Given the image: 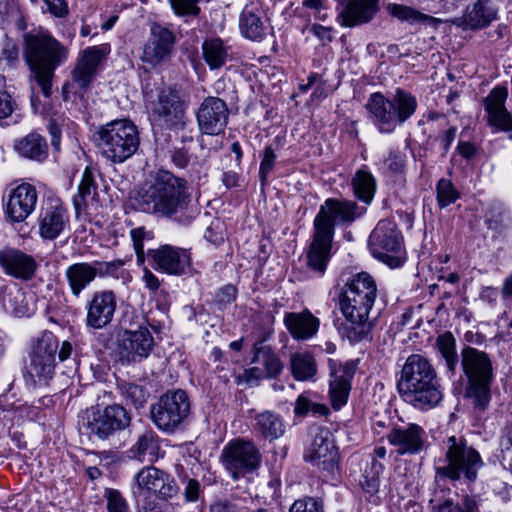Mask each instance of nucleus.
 <instances>
[{
	"label": "nucleus",
	"mask_w": 512,
	"mask_h": 512,
	"mask_svg": "<svg viewBox=\"0 0 512 512\" xmlns=\"http://www.w3.org/2000/svg\"><path fill=\"white\" fill-rule=\"evenodd\" d=\"M134 201L142 212L170 218L181 225L191 224L200 213L192 203L188 182L164 169H158L139 188Z\"/></svg>",
	"instance_id": "1"
},
{
	"label": "nucleus",
	"mask_w": 512,
	"mask_h": 512,
	"mask_svg": "<svg viewBox=\"0 0 512 512\" xmlns=\"http://www.w3.org/2000/svg\"><path fill=\"white\" fill-rule=\"evenodd\" d=\"M366 212L355 201L328 198L320 206L313 221L312 241L306 254V264L318 276L324 275L331 258L335 226H349Z\"/></svg>",
	"instance_id": "2"
},
{
	"label": "nucleus",
	"mask_w": 512,
	"mask_h": 512,
	"mask_svg": "<svg viewBox=\"0 0 512 512\" xmlns=\"http://www.w3.org/2000/svg\"><path fill=\"white\" fill-rule=\"evenodd\" d=\"M401 399L420 411L437 407L443 399V388L431 362L421 354L407 357L397 380Z\"/></svg>",
	"instance_id": "3"
},
{
	"label": "nucleus",
	"mask_w": 512,
	"mask_h": 512,
	"mask_svg": "<svg viewBox=\"0 0 512 512\" xmlns=\"http://www.w3.org/2000/svg\"><path fill=\"white\" fill-rule=\"evenodd\" d=\"M23 42V56L31 73L30 78L49 98L55 71L68 60L69 48L41 29L25 33Z\"/></svg>",
	"instance_id": "4"
},
{
	"label": "nucleus",
	"mask_w": 512,
	"mask_h": 512,
	"mask_svg": "<svg viewBox=\"0 0 512 512\" xmlns=\"http://www.w3.org/2000/svg\"><path fill=\"white\" fill-rule=\"evenodd\" d=\"M376 297V282L367 272L358 273L346 284L340 298V309L353 325L347 330L351 342H360L369 335L372 326L369 315Z\"/></svg>",
	"instance_id": "5"
},
{
	"label": "nucleus",
	"mask_w": 512,
	"mask_h": 512,
	"mask_svg": "<svg viewBox=\"0 0 512 512\" xmlns=\"http://www.w3.org/2000/svg\"><path fill=\"white\" fill-rule=\"evenodd\" d=\"M444 458L435 462V482H462L470 486L478 479L484 461L464 436L452 435L444 442Z\"/></svg>",
	"instance_id": "6"
},
{
	"label": "nucleus",
	"mask_w": 512,
	"mask_h": 512,
	"mask_svg": "<svg viewBox=\"0 0 512 512\" xmlns=\"http://www.w3.org/2000/svg\"><path fill=\"white\" fill-rule=\"evenodd\" d=\"M417 107L416 97L401 88H397L390 97L381 92L372 93L365 104L372 124L384 134L394 132L398 125L415 113Z\"/></svg>",
	"instance_id": "7"
},
{
	"label": "nucleus",
	"mask_w": 512,
	"mask_h": 512,
	"mask_svg": "<svg viewBox=\"0 0 512 512\" xmlns=\"http://www.w3.org/2000/svg\"><path fill=\"white\" fill-rule=\"evenodd\" d=\"M460 365L467 379L465 397L472 400L473 407L485 411L491 401V384L494 379L489 355L471 346L461 350Z\"/></svg>",
	"instance_id": "8"
},
{
	"label": "nucleus",
	"mask_w": 512,
	"mask_h": 512,
	"mask_svg": "<svg viewBox=\"0 0 512 512\" xmlns=\"http://www.w3.org/2000/svg\"><path fill=\"white\" fill-rule=\"evenodd\" d=\"M93 139L101 155L113 164L124 163L140 146L136 125L126 119L113 120L99 126Z\"/></svg>",
	"instance_id": "9"
},
{
	"label": "nucleus",
	"mask_w": 512,
	"mask_h": 512,
	"mask_svg": "<svg viewBox=\"0 0 512 512\" xmlns=\"http://www.w3.org/2000/svg\"><path fill=\"white\" fill-rule=\"evenodd\" d=\"M191 413V401L183 389L166 391L150 406L152 423L167 435L184 430L190 422Z\"/></svg>",
	"instance_id": "10"
},
{
	"label": "nucleus",
	"mask_w": 512,
	"mask_h": 512,
	"mask_svg": "<svg viewBox=\"0 0 512 512\" xmlns=\"http://www.w3.org/2000/svg\"><path fill=\"white\" fill-rule=\"evenodd\" d=\"M110 52L107 44L92 46L79 53L75 65L70 73V80L62 86L64 101L74 97L83 98L92 88L98 70Z\"/></svg>",
	"instance_id": "11"
},
{
	"label": "nucleus",
	"mask_w": 512,
	"mask_h": 512,
	"mask_svg": "<svg viewBox=\"0 0 512 512\" xmlns=\"http://www.w3.org/2000/svg\"><path fill=\"white\" fill-rule=\"evenodd\" d=\"M131 238L139 263H143L147 255L154 269L171 275L183 274L190 264V256L186 250L170 245H163L158 249L149 248L145 253L143 242L153 239V233L144 227L132 229Z\"/></svg>",
	"instance_id": "12"
},
{
	"label": "nucleus",
	"mask_w": 512,
	"mask_h": 512,
	"mask_svg": "<svg viewBox=\"0 0 512 512\" xmlns=\"http://www.w3.org/2000/svg\"><path fill=\"white\" fill-rule=\"evenodd\" d=\"M58 347L59 341L50 331H43L32 342L25 377L29 378L34 385H47L53 378Z\"/></svg>",
	"instance_id": "13"
},
{
	"label": "nucleus",
	"mask_w": 512,
	"mask_h": 512,
	"mask_svg": "<svg viewBox=\"0 0 512 512\" xmlns=\"http://www.w3.org/2000/svg\"><path fill=\"white\" fill-rule=\"evenodd\" d=\"M368 247L372 255L391 268L403 264L402 237L394 221L380 220L371 232Z\"/></svg>",
	"instance_id": "14"
},
{
	"label": "nucleus",
	"mask_w": 512,
	"mask_h": 512,
	"mask_svg": "<svg viewBox=\"0 0 512 512\" xmlns=\"http://www.w3.org/2000/svg\"><path fill=\"white\" fill-rule=\"evenodd\" d=\"M220 462L233 480H239L260 467L262 455L251 440L237 438L223 447Z\"/></svg>",
	"instance_id": "15"
},
{
	"label": "nucleus",
	"mask_w": 512,
	"mask_h": 512,
	"mask_svg": "<svg viewBox=\"0 0 512 512\" xmlns=\"http://www.w3.org/2000/svg\"><path fill=\"white\" fill-rule=\"evenodd\" d=\"M130 423L131 415L126 408L120 404H112L92 411L85 425L90 436L104 441L127 429Z\"/></svg>",
	"instance_id": "16"
},
{
	"label": "nucleus",
	"mask_w": 512,
	"mask_h": 512,
	"mask_svg": "<svg viewBox=\"0 0 512 512\" xmlns=\"http://www.w3.org/2000/svg\"><path fill=\"white\" fill-rule=\"evenodd\" d=\"M151 116L169 129L184 128L186 105L180 92L172 87L161 89L151 103Z\"/></svg>",
	"instance_id": "17"
},
{
	"label": "nucleus",
	"mask_w": 512,
	"mask_h": 512,
	"mask_svg": "<svg viewBox=\"0 0 512 512\" xmlns=\"http://www.w3.org/2000/svg\"><path fill=\"white\" fill-rule=\"evenodd\" d=\"M304 460L327 473L334 475L338 469V450L333 434L328 428L319 427L311 445L304 454Z\"/></svg>",
	"instance_id": "18"
},
{
	"label": "nucleus",
	"mask_w": 512,
	"mask_h": 512,
	"mask_svg": "<svg viewBox=\"0 0 512 512\" xmlns=\"http://www.w3.org/2000/svg\"><path fill=\"white\" fill-rule=\"evenodd\" d=\"M328 368L331 404L335 410H339L348 401L357 363L354 360L340 362L330 358L328 359Z\"/></svg>",
	"instance_id": "19"
},
{
	"label": "nucleus",
	"mask_w": 512,
	"mask_h": 512,
	"mask_svg": "<svg viewBox=\"0 0 512 512\" xmlns=\"http://www.w3.org/2000/svg\"><path fill=\"white\" fill-rule=\"evenodd\" d=\"M229 119L227 103L216 96H207L200 103L196 120L201 134L217 136L225 131Z\"/></svg>",
	"instance_id": "20"
},
{
	"label": "nucleus",
	"mask_w": 512,
	"mask_h": 512,
	"mask_svg": "<svg viewBox=\"0 0 512 512\" xmlns=\"http://www.w3.org/2000/svg\"><path fill=\"white\" fill-rule=\"evenodd\" d=\"M386 439L395 447L398 455H415L424 448L426 432L416 423L394 424L387 432Z\"/></svg>",
	"instance_id": "21"
},
{
	"label": "nucleus",
	"mask_w": 512,
	"mask_h": 512,
	"mask_svg": "<svg viewBox=\"0 0 512 512\" xmlns=\"http://www.w3.org/2000/svg\"><path fill=\"white\" fill-rule=\"evenodd\" d=\"M175 35L167 27L153 22L150 24V37L143 47V62L158 65L169 59L175 44Z\"/></svg>",
	"instance_id": "22"
},
{
	"label": "nucleus",
	"mask_w": 512,
	"mask_h": 512,
	"mask_svg": "<svg viewBox=\"0 0 512 512\" xmlns=\"http://www.w3.org/2000/svg\"><path fill=\"white\" fill-rule=\"evenodd\" d=\"M154 347V338L147 328L136 331L126 330L119 340V355L128 363L140 362L147 358Z\"/></svg>",
	"instance_id": "23"
},
{
	"label": "nucleus",
	"mask_w": 512,
	"mask_h": 512,
	"mask_svg": "<svg viewBox=\"0 0 512 512\" xmlns=\"http://www.w3.org/2000/svg\"><path fill=\"white\" fill-rule=\"evenodd\" d=\"M254 355L251 363L256 366L246 370L248 380L250 379H273L278 377L283 371V363L272 347L265 345L263 340L256 341L253 347Z\"/></svg>",
	"instance_id": "24"
},
{
	"label": "nucleus",
	"mask_w": 512,
	"mask_h": 512,
	"mask_svg": "<svg viewBox=\"0 0 512 512\" xmlns=\"http://www.w3.org/2000/svg\"><path fill=\"white\" fill-rule=\"evenodd\" d=\"M507 97V88L496 86L483 99L484 109L487 113V123L495 131H512V115L505 107Z\"/></svg>",
	"instance_id": "25"
},
{
	"label": "nucleus",
	"mask_w": 512,
	"mask_h": 512,
	"mask_svg": "<svg viewBox=\"0 0 512 512\" xmlns=\"http://www.w3.org/2000/svg\"><path fill=\"white\" fill-rule=\"evenodd\" d=\"M0 267L6 275L28 281L34 277L37 263L31 255L19 249L4 247L0 249Z\"/></svg>",
	"instance_id": "26"
},
{
	"label": "nucleus",
	"mask_w": 512,
	"mask_h": 512,
	"mask_svg": "<svg viewBox=\"0 0 512 512\" xmlns=\"http://www.w3.org/2000/svg\"><path fill=\"white\" fill-rule=\"evenodd\" d=\"M86 325L102 329L109 325L116 310V296L113 291H98L87 304Z\"/></svg>",
	"instance_id": "27"
},
{
	"label": "nucleus",
	"mask_w": 512,
	"mask_h": 512,
	"mask_svg": "<svg viewBox=\"0 0 512 512\" xmlns=\"http://www.w3.org/2000/svg\"><path fill=\"white\" fill-rule=\"evenodd\" d=\"M38 193L32 184L22 183L9 194L6 215L12 222L24 221L35 209Z\"/></svg>",
	"instance_id": "28"
},
{
	"label": "nucleus",
	"mask_w": 512,
	"mask_h": 512,
	"mask_svg": "<svg viewBox=\"0 0 512 512\" xmlns=\"http://www.w3.org/2000/svg\"><path fill=\"white\" fill-rule=\"evenodd\" d=\"M284 325L293 339L308 340L317 334L320 320L309 309H304L285 313Z\"/></svg>",
	"instance_id": "29"
},
{
	"label": "nucleus",
	"mask_w": 512,
	"mask_h": 512,
	"mask_svg": "<svg viewBox=\"0 0 512 512\" xmlns=\"http://www.w3.org/2000/svg\"><path fill=\"white\" fill-rule=\"evenodd\" d=\"M69 222L67 210L62 204L49 205L39 215V233L43 239L54 240Z\"/></svg>",
	"instance_id": "30"
},
{
	"label": "nucleus",
	"mask_w": 512,
	"mask_h": 512,
	"mask_svg": "<svg viewBox=\"0 0 512 512\" xmlns=\"http://www.w3.org/2000/svg\"><path fill=\"white\" fill-rule=\"evenodd\" d=\"M264 11L259 1H251L243 8L239 28L241 34L251 40L260 41L265 35Z\"/></svg>",
	"instance_id": "31"
},
{
	"label": "nucleus",
	"mask_w": 512,
	"mask_h": 512,
	"mask_svg": "<svg viewBox=\"0 0 512 512\" xmlns=\"http://www.w3.org/2000/svg\"><path fill=\"white\" fill-rule=\"evenodd\" d=\"M378 0H348L339 14L340 24L355 27L370 22L375 16Z\"/></svg>",
	"instance_id": "32"
},
{
	"label": "nucleus",
	"mask_w": 512,
	"mask_h": 512,
	"mask_svg": "<svg viewBox=\"0 0 512 512\" xmlns=\"http://www.w3.org/2000/svg\"><path fill=\"white\" fill-rule=\"evenodd\" d=\"M64 275L72 296L78 298L97 278L98 271L93 262H76L66 268Z\"/></svg>",
	"instance_id": "33"
},
{
	"label": "nucleus",
	"mask_w": 512,
	"mask_h": 512,
	"mask_svg": "<svg viewBox=\"0 0 512 512\" xmlns=\"http://www.w3.org/2000/svg\"><path fill=\"white\" fill-rule=\"evenodd\" d=\"M497 17V10L490 0H477L472 7H467L465 14L455 21L465 29L477 30L488 26Z\"/></svg>",
	"instance_id": "34"
},
{
	"label": "nucleus",
	"mask_w": 512,
	"mask_h": 512,
	"mask_svg": "<svg viewBox=\"0 0 512 512\" xmlns=\"http://www.w3.org/2000/svg\"><path fill=\"white\" fill-rule=\"evenodd\" d=\"M254 430L265 440L270 442L279 439L285 433L282 417L270 410L257 413L254 417Z\"/></svg>",
	"instance_id": "35"
},
{
	"label": "nucleus",
	"mask_w": 512,
	"mask_h": 512,
	"mask_svg": "<svg viewBox=\"0 0 512 512\" xmlns=\"http://www.w3.org/2000/svg\"><path fill=\"white\" fill-rule=\"evenodd\" d=\"M231 47L220 38L207 39L202 44L203 57L210 69H219L230 59Z\"/></svg>",
	"instance_id": "36"
},
{
	"label": "nucleus",
	"mask_w": 512,
	"mask_h": 512,
	"mask_svg": "<svg viewBox=\"0 0 512 512\" xmlns=\"http://www.w3.org/2000/svg\"><path fill=\"white\" fill-rule=\"evenodd\" d=\"M165 471L160 470L154 466L143 467L135 475V485L133 487V496L135 499L151 495L150 492L156 491L159 486L160 478L164 475Z\"/></svg>",
	"instance_id": "37"
},
{
	"label": "nucleus",
	"mask_w": 512,
	"mask_h": 512,
	"mask_svg": "<svg viewBox=\"0 0 512 512\" xmlns=\"http://www.w3.org/2000/svg\"><path fill=\"white\" fill-rule=\"evenodd\" d=\"M96 195L97 185L94 180L93 172L89 167H86L78 186V193L73 197V205L76 214L79 215L84 211L89 202H93L95 200Z\"/></svg>",
	"instance_id": "38"
},
{
	"label": "nucleus",
	"mask_w": 512,
	"mask_h": 512,
	"mask_svg": "<svg viewBox=\"0 0 512 512\" xmlns=\"http://www.w3.org/2000/svg\"><path fill=\"white\" fill-rule=\"evenodd\" d=\"M353 192L356 198L366 205H369L376 192V179L366 169H359L355 172L351 181Z\"/></svg>",
	"instance_id": "39"
},
{
	"label": "nucleus",
	"mask_w": 512,
	"mask_h": 512,
	"mask_svg": "<svg viewBox=\"0 0 512 512\" xmlns=\"http://www.w3.org/2000/svg\"><path fill=\"white\" fill-rule=\"evenodd\" d=\"M159 449V436L152 429H147L138 436L137 441L128 450V456L142 461L145 455L155 456Z\"/></svg>",
	"instance_id": "40"
},
{
	"label": "nucleus",
	"mask_w": 512,
	"mask_h": 512,
	"mask_svg": "<svg viewBox=\"0 0 512 512\" xmlns=\"http://www.w3.org/2000/svg\"><path fill=\"white\" fill-rule=\"evenodd\" d=\"M15 149L21 156L38 161L47 155L46 141L38 133H30L18 140Z\"/></svg>",
	"instance_id": "41"
},
{
	"label": "nucleus",
	"mask_w": 512,
	"mask_h": 512,
	"mask_svg": "<svg viewBox=\"0 0 512 512\" xmlns=\"http://www.w3.org/2000/svg\"><path fill=\"white\" fill-rule=\"evenodd\" d=\"M436 347L445 362L447 373L450 377L455 376L460 359L456 352V340L451 332H445L438 336Z\"/></svg>",
	"instance_id": "42"
},
{
	"label": "nucleus",
	"mask_w": 512,
	"mask_h": 512,
	"mask_svg": "<svg viewBox=\"0 0 512 512\" xmlns=\"http://www.w3.org/2000/svg\"><path fill=\"white\" fill-rule=\"evenodd\" d=\"M291 373L297 381L312 379L317 373V364L312 354L295 353L290 358Z\"/></svg>",
	"instance_id": "43"
},
{
	"label": "nucleus",
	"mask_w": 512,
	"mask_h": 512,
	"mask_svg": "<svg viewBox=\"0 0 512 512\" xmlns=\"http://www.w3.org/2000/svg\"><path fill=\"white\" fill-rule=\"evenodd\" d=\"M25 293L21 288H12L4 285L0 287V304L9 313L23 316L28 309L24 302Z\"/></svg>",
	"instance_id": "44"
},
{
	"label": "nucleus",
	"mask_w": 512,
	"mask_h": 512,
	"mask_svg": "<svg viewBox=\"0 0 512 512\" xmlns=\"http://www.w3.org/2000/svg\"><path fill=\"white\" fill-rule=\"evenodd\" d=\"M121 396L135 409H141L150 397V391L144 385L122 382L118 385Z\"/></svg>",
	"instance_id": "45"
},
{
	"label": "nucleus",
	"mask_w": 512,
	"mask_h": 512,
	"mask_svg": "<svg viewBox=\"0 0 512 512\" xmlns=\"http://www.w3.org/2000/svg\"><path fill=\"white\" fill-rule=\"evenodd\" d=\"M384 466L377 459L372 458L369 467L364 470L363 478L361 482L363 491L370 497L375 496L379 492L380 487V474L382 473Z\"/></svg>",
	"instance_id": "46"
},
{
	"label": "nucleus",
	"mask_w": 512,
	"mask_h": 512,
	"mask_svg": "<svg viewBox=\"0 0 512 512\" xmlns=\"http://www.w3.org/2000/svg\"><path fill=\"white\" fill-rule=\"evenodd\" d=\"M17 108V102L8 90L5 77L0 75V124L7 119H13V122H16L14 112Z\"/></svg>",
	"instance_id": "47"
},
{
	"label": "nucleus",
	"mask_w": 512,
	"mask_h": 512,
	"mask_svg": "<svg viewBox=\"0 0 512 512\" xmlns=\"http://www.w3.org/2000/svg\"><path fill=\"white\" fill-rule=\"evenodd\" d=\"M436 197L440 208H445L460 198V192L451 180L441 178L436 185Z\"/></svg>",
	"instance_id": "48"
},
{
	"label": "nucleus",
	"mask_w": 512,
	"mask_h": 512,
	"mask_svg": "<svg viewBox=\"0 0 512 512\" xmlns=\"http://www.w3.org/2000/svg\"><path fill=\"white\" fill-rule=\"evenodd\" d=\"M103 497L107 512H131L127 500L119 490L106 488Z\"/></svg>",
	"instance_id": "49"
},
{
	"label": "nucleus",
	"mask_w": 512,
	"mask_h": 512,
	"mask_svg": "<svg viewBox=\"0 0 512 512\" xmlns=\"http://www.w3.org/2000/svg\"><path fill=\"white\" fill-rule=\"evenodd\" d=\"M180 481L183 486V497L185 502L195 503L203 497L204 488L197 479L184 475L180 478Z\"/></svg>",
	"instance_id": "50"
},
{
	"label": "nucleus",
	"mask_w": 512,
	"mask_h": 512,
	"mask_svg": "<svg viewBox=\"0 0 512 512\" xmlns=\"http://www.w3.org/2000/svg\"><path fill=\"white\" fill-rule=\"evenodd\" d=\"M289 512H325V508L321 499L304 496L294 501Z\"/></svg>",
	"instance_id": "51"
},
{
	"label": "nucleus",
	"mask_w": 512,
	"mask_h": 512,
	"mask_svg": "<svg viewBox=\"0 0 512 512\" xmlns=\"http://www.w3.org/2000/svg\"><path fill=\"white\" fill-rule=\"evenodd\" d=\"M155 493L161 500L167 501L178 495L179 486L177 485L175 479L165 472L162 478H160L159 486L157 487Z\"/></svg>",
	"instance_id": "52"
},
{
	"label": "nucleus",
	"mask_w": 512,
	"mask_h": 512,
	"mask_svg": "<svg viewBox=\"0 0 512 512\" xmlns=\"http://www.w3.org/2000/svg\"><path fill=\"white\" fill-rule=\"evenodd\" d=\"M276 158L273 148L271 146L265 147L259 167V179L262 186L267 184L268 176L275 166Z\"/></svg>",
	"instance_id": "53"
},
{
	"label": "nucleus",
	"mask_w": 512,
	"mask_h": 512,
	"mask_svg": "<svg viewBox=\"0 0 512 512\" xmlns=\"http://www.w3.org/2000/svg\"><path fill=\"white\" fill-rule=\"evenodd\" d=\"M407 157L400 150H391L384 161L388 171L392 174L399 175L405 172Z\"/></svg>",
	"instance_id": "54"
},
{
	"label": "nucleus",
	"mask_w": 512,
	"mask_h": 512,
	"mask_svg": "<svg viewBox=\"0 0 512 512\" xmlns=\"http://www.w3.org/2000/svg\"><path fill=\"white\" fill-rule=\"evenodd\" d=\"M200 0H169L177 16H197L200 13L198 6Z\"/></svg>",
	"instance_id": "55"
},
{
	"label": "nucleus",
	"mask_w": 512,
	"mask_h": 512,
	"mask_svg": "<svg viewBox=\"0 0 512 512\" xmlns=\"http://www.w3.org/2000/svg\"><path fill=\"white\" fill-rule=\"evenodd\" d=\"M19 60V48L17 44L9 39L5 38L0 51V62H5L7 66H15Z\"/></svg>",
	"instance_id": "56"
},
{
	"label": "nucleus",
	"mask_w": 512,
	"mask_h": 512,
	"mask_svg": "<svg viewBox=\"0 0 512 512\" xmlns=\"http://www.w3.org/2000/svg\"><path fill=\"white\" fill-rule=\"evenodd\" d=\"M94 267L98 271V276H117L118 271L123 267L124 261L116 259L113 261H94Z\"/></svg>",
	"instance_id": "57"
},
{
	"label": "nucleus",
	"mask_w": 512,
	"mask_h": 512,
	"mask_svg": "<svg viewBox=\"0 0 512 512\" xmlns=\"http://www.w3.org/2000/svg\"><path fill=\"white\" fill-rule=\"evenodd\" d=\"M238 290L232 284L224 285L215 294V303L219 306H226L233 303L237 298Z\"/></svg>",
	"instance_id": "58"
},
{
	"label": "nucleus",
	"mask_w": 512,
	"mask_h": 512,
	"mask_svg": "<svg viewBox=\"0 0 512 512\" xmlns=\"http://www.w3.org/2000/svg\"><path fill=\"white\" fill-rule=\"evenodd\" d=\"M454 512H480L476 496L470 494L463 495L459 502L454 503Z\"/></svg>",
	"instance_id": "59"
},
{
	"label": "nucleus",
	"mask_w": 512,
	"mask_h": 512,
	"mask_svg": "<svg viewBox=\"0 0 512 512\" xmlns=\"http://www.w3.org/2000/svg\"><path fill=\"white\" fill-rule=\"evenodd\" d=\"M391 14L400 20H418L422 14L407 6L394 4L391 7Z\"/></svg>",
	"instance_id": "60"
},
{
	"label": "nucleus",
	"mask_w": 512,
	"mask_h": 512,
	"mask_svg": "<svg viewBox=\"0 0 512 512\" xmlns=\"http://www.w3.org/2000/svg\"><path fill=\"white\" fill-rule=\"evenodd\" d=\"M136 501L138 505L137 512H163L155 497L152 495H145L144 497L136 499Z\"/></svg>",
	"instance_id": "61"
},
{
	"label": "nucleus",
	"mask_w": 512,
	"mask_h": 512,
	"mask_svg": "<svg viewBox=\"0 0 512 512\" xmlns=\"http://www.w3.org/2000/svg\"><path fill=\"white\" fill-rule=\"evenodd\" d=\"M170 159L176 167L184 169L190 161L188 150L185 148H174L170 150Z\"/></svg>",
	"instance_id": "62"
},
{
	"label": "nucleus",
	"mask_w": 512,
	"mask_h": 512,
	"mask_svg": "<svg viewBox=\"0 0 512 512\" xmlns=\"http://www.w3.org/2000/svg\"><path fill=\"white\" fill-rule=\"evenodd\" d=\"M510 223V217L506 212H499L494 217L487 220L488 228L501 232L507 228Z\"/></svg>",
	"instance_id": "63"
},
{
	"label": "nucleus",
	"mask_w": 512,
	"mask_h": 512,
	"mask_svg": "<svg viewBox=\"0 0 512 512\" xmlns=\"http://www.w3.org/2000/svg\"><path fill=\"white\" fill-rule=\"evenodd\" d=\"M457 133L456 126L448 127L442 134H440L437 139L440 141V145L443 151V155L449 151L452 142L454 141Z\"/></svg>",
	"instance_id": "64"
}]
</instances>
